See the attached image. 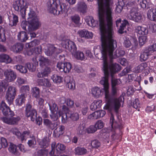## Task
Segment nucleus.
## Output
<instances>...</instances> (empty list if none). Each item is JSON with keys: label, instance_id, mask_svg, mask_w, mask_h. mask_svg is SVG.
<instances>
[{"label": "nucleus", "instance_id": "0e129e2a", "mask_svg": "<svg viewBox=\"0 0 156 156\" xmlns=\"http://www.w3.org/2000/svg\"><path fill=\"white\" fill-rule=\"evenodd\" d=\"M124 46L126 48H129L130 47L131 45V43L129 38L127 37H125L124 38Z\"/></svg>", "mask_w": 156, "mask_h": 156}, {"label": "nucleus", "instance_id": "dca6fc26", "mask_svg": "<svg viewBox=\"0 0 156 156\" xmlns=\"http://www.w3.org/2000/svg\"><path fill=\"white\" fill-rule=\"evenodd\" d=\"M64 82L66 83V86L70 89L74 90L76 88L75 81L73 78L69 76H66L64 79Z\"/></svg>", "mask_w": 156, "mask_h": 156}, {"label": "nucleus", "instance_id": "37998d69", "mask_svg": "<svg viewBox=\"0 0 156 156\" xmlns=\"http://www.w3.org/2000/svg\"><path fill=\"white\" fill-rule=\"evenodd\" d=\"M51 79L54 82L57 83H60L62 82L63 78L56 74L53 75L51 77Z\"/></svg>", "mask_w": 156, "mask_h": 156}, {"label": "nucleus", "instance_id": "473e14b6", "mask_svg": "<svg viewBox=\"0 0 156 156\" xmlns=\"http://www.w3.org/2000/svg\"><path fill=\"white\" fill-rule=\"evenodd\" d=\"M151 55V54L150 52L145 48L144 51L141 54L140 57V60L141 61H146L148 58L149 56Z\"/></svg>", "mask_w": 156, "mask_h": 156}, {"label": "nucleus", "instance_id": "a19ab883", "mask_svg": "<svg viewBox=\"0 0 156 156\" xmlns=\"http://www.w3.org/2000/svg\"><path fill=\"white\" fill-rule=\"evenodd\" d=\"M142 16L141 14L138 12L135 13L132 16V19H129L130 20H132L134 21L139 22H140L142 19Z\"/></svg>", "mask_w": 156, "mask_h": 156}, {"label": "nucleus", "instance_id": "4c0bfd02", "mask_svg": "<svg viewBox=\"0 0 156 156\" xmlns=\"http://www.w3.org/2000/svg\"><path fill=\"white\" fill-rule=\"evenodd\" d=\"M39 61L40 65L42 67L44 66H48L50 64L49 60L43 56L40 57Z\"/></svg>", "mask_w": 156, "mask_h": 156}, {"label": "nucleus", "instance_id": "2eb2a0df", "mask_svg": "<svg viewBox=\"0 0 156 156\" xmlns=\"http://www.w3.org/2000/svg\"><path fill=\"white\" fill-rule=\"evenodd\" d=\"M40 23L38 18L35 17L34 19H31L29 21L28 29L29 31H34L39 28Z\"/></svg>", "mask_w": 156, "mask_h": 156}, {"label": "nucleus", "instance_id": "58836bf2", "mask_svg": "<svg viewBox=\"0 0 156 156\" xmlns=\"http://www.w3.org/2000/svg\"><path fill=\"white\" fill-rule=\"evenodd\" d=\"M9 151L12 154H17L18 151L17 146L12 143H11L8 148Z\"/></svg>", "mask_w": 156, "mask_h": 156}, {"label": "nucleus", "instance_id": "412c9836", "mask_svg": "<svg viewBox=\"0 0 156 156\" xmlns=\"http://www.w3.org/2000/svg\"><path fill=\"white\" fill-rule=\"evenodd\" d=\"M27 96V94H21L20 95H19L18 97L15 101L16 105L21 106L23 104H24Z\"/></svg>", "mask_w": 156, "mask_h": 156}, {"label": "nucleus", "instance_id": "4d7b16f0", "mask_svg": "<svg viewBox=\"0 0 156 156\" xmlns=\"http://www.w3.org/2000/svg\"><path fill=\"white\" fill-rule=\"evenodd\" d=\"M1 143L0 144V149L2 148H5L8 146V143L5 138L2 137L1 139Z\"/></svg>", "mask_w": 156, "mask_h": 156}, {"label": "nucleus", "instance_id": "f8f14e48", "mask_svg": "<svg viewBox=\"0 0 156 156\" xmlns=\"http://www.w3.org/2000/svg\"><path fill=\"white\" fill-rule=\"evenodd\" d=\"M23 0H18L13 5V8L16 11H18L20 9V14L23 19H25L26 9L23 4Z\"/></svg>", "mask_w": 156, "mask_h": 156}, {"label": "nucleus", "instance_id": "680f3d73", "mask_svg": "<svg viewBox=\"0 0 156 156\" xmlns=\"http://www.w3.org/2000/svg\"><path fill=\"white\" fill-rule=\"evenodd\" d=\"M146 48L151 54L152 53L156 51V43Z\"/></svg>", "mask_w": 156, "mask_h": 156}, {"label": "nucleus", "instance_id": "bb28decb", "mask_svg": "<svg viewBox=\"0 0 156 156\" xmlns=\"http://www.w3.org/2000/svg\"><path fill=\"white\" fill-rule=\"evenodd\" d=\"M131 105L132 106L136 109H137L138 111H140V108H141L142 105L141 100L138 98H136L131 103Z\"/></svg>", "mask_w": 156, "mask_h": 156}, {"label": "nucleus", "instance_id": "e2e57ef3", "mask_svg": "<svg viewBox=\"0 0 156 156\" xmlns=\"http://www.w3.org/2000/svg\"><path fill=\"white\" fill-rule=\"evenodd\" d=\"M66 104L67 106L69 108H73L74 107V101L70 98H66Z\"/></svg>", "mask_w": 156, "mask_h": 156}, {"label": "nucleus", "instance_id": "c03bdc74", "mask_svg": "<svg viewBox=\"0 0 156 156\" xmlns=\"http://www.w3.org/2000/svg\"><path fill=\"white\" fill-rule=\"evenodd\" d=\"M49 105L51 112H54L58 111V107L54 101H52L51 103L49 104Z\"/></svg>", "mask_w": 156, "mask_h": 156}, {"label": "nucleus", "instance_id": "ea45409f", "mask_svg": "<svg viewBox=\"0 0 156 156\" xmlns=\"http://www.w3.org/2000/svg\"><path fill=\"white\" fill-rule=\"evenodd\" d=\"M31 91L33 97L36 98L39 97L40 92L38 87H33L31 89Z\"/></svg>", "mask_w": 156, "mask_h": 156}, {"label": "nucleus", "instance_id": "a18cd8bd", "mask_svg": "<svg viewBox=\"0 0 156 156\" xmlns=\"http://www.w3.org/2000/svg\"><path fill=\"white\" fill-rule=\"evenodd\" d=\"M59 117H62V123H65L67 121V113H63L61 110H59Z\"/></svg>", "mask_w": 156, "mask_h": 156}, {"label": "nucleus", "instance_id": "f257e3e1", "mask_svg": "<svg viewBox=\"0 0 156 156\" xmlns=\"http://www.w3.org/2000/svg\"><path fill=\"white\" fill-rule=\"evenodd\" d=\"M101 33V53L104 59L103 68H120V65L113 62V59L124 55V51L117 49V43L113 38L112 13L99 17Z\"/></svg>", "mask_w": 156, "mask_h": 156}, {"label": "nucleus", "instance_id": "5701e85b", "mask_svg": "<svg viewBox=\"0 0 156 156\" xmlns=\"http://www.w3.org/2000/svg\"><path fill=\"white\" fill-rule=\"evenodd\" d=\"M38 83L39 85L47 87H50L51 86V84L49 80L48 79L43 78L40 79L38 80Z\"/></svg>", "mask_w": 156, "mask_h": 156}, {"label": "nucleus", "instance_id": "423d86ee", "mask_svg": "<svg viewBox=\"0 0 156 156\" xmlns=\"http://www.w3.org/2000/svg\"><path fill=\"white\" fill-rule=\"evenodd\" d=\"M63 43V47L70 51L76 59L81 60L85 59V57L83 52L79 51H76L77 48L74 42L69 40H66Z\"/></svg>", "mask_w": 156, "mask_h": 156}, {"label": "nucleus", "instance_id": "2f4dec72", "mask_svg": "<svg viewBox=\"0 0 156 156\" xmlns=\"http://www.w3.org/2000/svg\"><path fill=\"white\" fill-rule=\"evenodd\" d=\"M11 61V58L7 55L2 54L0 55V62L6 63H9Z\"/></svg>", "mask_w": 156, "mask_h": 156}, {"label": "nucleus", "instance_id": "69168bd1", "mask_svg": "<svg viewBox=\"0 0 156 156\" xmlns=\"http://www.w3.org/2000/svg\"><path fill=\"white\" fill-rule=\"evenodd\" d=\"M147 41V37L145 36H141L139 37V43L140 45H143Z\"/></svg>", "mask_w": 156, "mask_h": 156}, {"label": "nucleus", "instance_id": "1a4fd4ad", "mask_svg": "<svg viewBox=\"0 0 156 156\" xmlns=\"http://www.w3.org/2000/svg\"><path fill=\"white\" fill-rule=\"evenodd\" d=\"M25 116L27 118H30L31 120L34 122L36 118V115L37 114L36 110L32 107V105L29 103H27L25 106Z\"/></svg>", "mask_w": 156, "mask_h": 156}, {"label": "nucleus", "instance_id": "338daca9", "mask_svg": "<svg viewBox=\"0 0 156 156\" xmlns=\"http://www.w3.org/2000/svg\"><path fill=\"white\" fill-rule=\"evenodd\" d=\"M96 128L98 129H100L104 126V123L101 120H98L94 125Z\"/></svg>", "mask_w": 156, "mask_h": 156}, {"label": "nucleus", "instance_id": "de8ad7c7", "mask_svg": "<svg viewBox=\"0 0 156 156\" xmlns=\"http://www.w3.org/2000/svg\"><path fill=\"white\" fill-rule=\"evenodd\" d=\"M16 82L19 85L26 84L27 83V81L26 78H22L20 77H17Z\"/></svg>", "mask_w": 156, "mask_h": 156}, {"label": "nucleus", "instance_id": "a211bd4d", "mask_svg": "<svg viewBox=\"0 0 156 156\" xmlns=\"http://www.w3.org/2000/svg\"><path fill=\"white\" fill-rule=\"evenodd\" d=\"M5 79L8 82L14 81L16 78V74L12 70H7L4 72Z\"/></svg>", "mask_w": 156, "mask_h": 156}, {"label": "nucleus", "instance_id": "6ab92c4d", "mask_svg": "<svg viewBox=\"0 0 156 156\" xmlns=\"http://www.w3.org/2000/svg\"><path fill=\"white\" fill-rule=\"evenodd\" d=\"M77 33L80 37H84L86 39L92 38L93 35L91 32L88 31L85 29L78 31Z\"/></svg>", "mask_w": 156, "mask_h": 156}, {"label": "nucleus", "instance_id": "603ef678", "mask_svg": "<svg viewBox=\"0 0 156 156\" xmlns=\"http://www.w3.org/2000/svg\"><path fill=\"white\" fill-rule=\"evenodd\" d=\"M155 9H151L148 10L147 12V16L148 18L151 20H154L153 17L154 15V12H155Z\"/></svg>", "mask_w": 156, "mask_h": 156}, {"label": "nucleus", "instance_id": "052dcab7", "mask_svg": "<svg viewBox=\"0 0 156 156\" xmlns=\"http://www.w3.org/2000/svg\"><path fill=\"white\" fill-rule=\"evenodd\" d=\"M30 90V87L29 85L23 86L20 89V92L21 94H27L26 93L28 92Z\"/></svg>", "mask_w": 156, "mask_h": 156}, {"label": "nucleus", "instance_id": "5fc2aeb1", "mask_svg": "<svg viewBox=\"0 0 156 156\" xmlns=\"http://www.w3.org/2000/svg\"><path fill=\"white\" fill-rule=\"evenodd\" d=\"M66 149L65 146L61 144H58L55 148L57 151H64Z\"/></svg>", "mask_w": 156, "mask_h": 156}, {"label": "nucleus", "instance_id": "f03ea898", "mask_svg": "<svg viewBox=\"0 0 156 156\" xmlns=\"http://www.w3.org/2000/svg\"><path fill=\"white\" fill-rule=\"evenodd\" d=\"M115 69H102L105 76L102 78L100 83L104 87L105 98L107 102L104 109L108 110L110 112L113 110L116 113H118L121 105L122 107L123 106L124 100V95L122 94L118 98H114L110 94L108 90L109 77H111V78L112 87H116L115 86L119 84L118 80L114 77V75L116 73Z\"/></svg>", "mask_w": 156, "mask_h": 156}, {"label": "nucleus", "instance_id": "c756f323", "mask_svg": "<svg viewBox=\"0 0 156 156\" xmlns=\"http://www.w3.org/2000/svg\"><path fill=\"white\" fill-rule=\"evenodd\" d=\"M23 45L21 43H17L13 45L12 48L13 51L16 53H19L23 49Z\"/></svg>", "mask_w": 156, "mask_h": 156}, {"label": "nucleus", "instance_id": "3c124183", "mask_svg": "<svg viewBox=\"0 0 156 156\" xmlns=\"http://www.w3.org/2000/svg\"><path fill=\"white\" fill-rule=\"evenodd\" d=\"M86 130L88 133H92L97 131V129L94 125H90L86 129Z\"/></svg>", "mask_w": 156, "mask_h": 156}, {"label": "nucleus", "instance_id": "72a5a7b5", "mask_svg": "<svg viewBox=\"0 0 156 156\" xmlns=\"http://www.w3.org/2000/svg\"><path fill=\"white\" fill-rule=\"evenodd\" d=\"M39 144L41 148H45L47 147L49 145L48 139L47 137L43 138L39 141Z\"/></svg>", "mask_w": 156, "mask_h": 156}, {"label": "nucleus", "instance_id": "79ce46f5", "mask_svg": "<svg viewBox=\"0 0 156 156\" xmlns=\"http://www.w3.org/2000/svg\"><path fill=\"white\" fill-rule=\"evenodd\" d=\"M128 24V21L126 20H124L120 26V28L118 30L119 33L120 34H123L124 32V30L126 26Z\"/></svg>", "mask_w": 156, "mask_h": 156}, {"label": "nucleus", "instance_id": "f704fd0d", "mask_svg": "<svg viewBox=\"0 0 156 156\" xmlns=\"http://www.w3.org/2000/svg\"><path fill=\"white\" fill-rule=\"evenodd\" d=\"M18 39L22 42H25L28 38L27 33L24 31H21L18 35Z\"/></svg>", "mask_w": 156, "mask_h": 156}, {"label": "nucleus", "instance_id": "49530a36", "mask_svg": "<svg viewBox=\"0 0 156 156\" xmlns=\"http://www.w3.org/2000/svg\"><path fill=\"white\" fill-rule=\"evenodd\" d=\"M51 114L50 116L51 119L53 121H55L57 120L59 117V111L55 112H51Z\"/></svg>", "mask_w": 156, "mask_h": 156}, {"label": "nucleus", "instance_id": "7c9ffc66", "mask_svg": "<svg viewBox=\"0 0 156 156\" xmlns=\"http://www.w3.org/2000/svg\"><path fill=\"white\" fill-rule=\"evenodd\" d=\"M77 8L79 11L84 13L87 10V5L84 2H80L77 3Z\"/></svg>", "mask_w": 156, "mask_h": 156}, {"label": "nucleus", "instance_id": "c85d7f7f", "mask_svg": "<svg viewBox=\"0 0 156 156\" xmlns=\"http://www.w3.org/2000/svg\"><path fill=\"white\" fill-rule=\"evenodd\" d=\"M75 151L76 155H83L87 154V150L83 147H77L75 148Z\"/></svg>", "mask_w": 156, "mask_h": 156}, {"label": "nucleus", "instance_id": "8fccbe9b", "mask_svg": "<svg viewBox=\"0 0 156 156\" xmlns=\"http://www.w3.org/2000/svg\"><path fill=\"white\" fill-rule=\"evenodd\" d=\"M70 18L73 22L76 24L79 23L80 21V17L78 15H75L71 16Z\"/></svg>", "mask_w": 156, "mask_h": 156}, {"label": "nucleus", "instance_id": "ddd939ff", "mask_svg": "<svg viewBox=\"0 0 156 156\" xmlns=\"http://www.w3.org/2000/svg\"><path fill=\"white\" fill-rule=\"evenodd\" d=\"M13 134L17 136L18 138L20 139L22 142L30 136V132L29 131H24L21 133L17 129L15 128L13 129Z\"/></svg>", "mask_w": 156, "mask_h": 156}, {"label": "nucleus", "instance_id": "9d476101", "mask_svg": "<svg viewBox=\"0 0 156 156\" xmlns=\"http://www.w3.org/2000/svg\"><path fill=\"white\" fill-rule=\"evenodd\" d=\"M110 123L111 126L110 134L111 135L112 138L113 139H115V136L116 134V130L117 129H120L122 128V127L121 125H119L115 121L114 116L112 113L111 114Z\"/></svg>", "mask_w": 156, "mask_h": 156}, {"label": "nucleus", "instance_id": "9b49d317", "mask_svg": "<svg viewBox=\"0 0 156 156\" xmlns=\"http://www.w3.org/2000/svg\"><path fill=\"white\" fill-rule=\"evenodd\" d=\"M23 0H18L13 5V8L16 11H18L20 9V14L23 19H25L26 9L23 4Z\"/></svg>", "mask_w": 156, "mask_h": 156}, {"label": "nucleus", "instance_id": "0eeeda50", "mask_svg": "<svg viewBox=\"0 0 156 156\" xmlns=\"http://www.w3.org/2000/svg\"><path fill=\"white\" fill-rule=\"evenodd\" d=\"M98 6L99 17L112 13L110 7L112 0H98Z\"/></svg>", "mask_w": 156, "mask_h": 156}, {"label": "nucleus", "instance_id": "864d4df0", "mask_svg": "<svg viewBox=\"0 0 156 156\" xmlns=\"http://www.w3.org/2000/svg\"><path fill=\"white\" fill-rule=\"evenodd\" d=\"M79 114L77 112L71 114L69 116L70 119L74 121H78L79 119Z\"/></svg>", "mask_w": 156, "mask_h": 156}, {"label": "nucleus", "instance_id": "20e7f679", "mask_svg": "<svg viewBox=\"0 0 156 156\" xmlns=\"http://www.w3.org/2000/svg\"><path fill=\"white\" fill-rule=\"evenodd\" d=\"M65 4L61 3L60 0H50L47 2V9L54 15L62 14L65 11Z\"/></svg>", "mask_w": 156, "mask_h": 156}, {"label": "nucleus", "instance_id": "7ed1b4c3", "mask_svg": "<svg viewBox=\"0 0 156 156\" xmlns=\"http://www.w3.org/2000/svg\"><path fill=\"white\" fill-rule=\"evenodd\" d=\"M0 106L1 110L3 114L6 116L9 117H2L1 118L2 120L4 122L8 124L11 125L17 124L20 120V118L19 116L16 117H13L14 115V112L11 110L10 108L7 105L4 101H2Z\"/></svg>", "mask_w": 156, "mask_h": 156}, {"label": "nucleus", "instance_id": "774afa93", "mask_svg": "<svg viewBox=\"0 0 156 156\" xmlns=\"http://www.w3.org/2000/svg\"><path fill=\"white\" fill-rule=\"evenodd\" d=\"M48 151L44 150H41L37 152V156H47Z\"/></svg>", "mask_w": 156, "mask_h": 156}, {"label": "nucleus", "instance_id": "b1692460", "mask_svg": "<svg viewBox=\"0 0 156 156\" xmlns=\"http://www.w3.org/2000/svg\"><path fill=\"white\" fill-rule=\"evenodd\" d=\"M101 100H95L90 105V109L92 111H94L97 108H100L102 105Z\"/></svg>", "mask_w": 156, "mask_h": 156}, {"label": "nucleus", "instance_id": "09e8293b", "mask_svg": "<svg viewBox=\"0 0 156 156\" xmlns=\"http://www.w3.org/2000/svg\"><path fill=\"white\" fill-rule=\"evenodd\" d=\"M92 148H97L101 145L100 142L97 140H94L91 141L90 143Z\"/></svg>", "mask_w": 156, "mask_h": 156}, {"label": "nucleus", "instance_id": "c9c22d12", "mask_svg": "<svg viewBox=\"0 0 156 156\" xmlns=\"http://www.w3.org/2000/svg\"><path fill=\"white\" fill-rule=\"evenodd\" d=\"M57 67L58 68H71L72 66L69 62H59L57 63Z\"/></svg>", "mask_w": 156, "mask_h": 156}, {"label": "nucleus", "instance_id": "a878e982", "mask_svg": "<svg viewBox=\"0 0 156 156\" xmlns=\"http://www.w3.org/2000/svg\"><path fill=\"white\" fill-rule=\"evenodd\" d=\"M85 21L89 26L92 27H95L98 25V21L94 20L92 16L88 17Z\"/></svg>", "mask_w": 156, "mask_h": 156}, {"label": "nucleus", "instance_id": "aec40b11", "mask_svg": "<svg viewBox=\"0 0 156 156\" xmlns=\"http://www.w3.org/2000/svg\"><path fill=\"white\" fill-rule=\"evenodd\" d=\"M105 92L104 89H101L98 87H95L91 89L92 94L95 98H98L102 95L103 92Z\"/></svg>", "mask_w": 156, "mask_h": 156}, {"label": "nucleus", "instance_id": "6e6d98bb", "mask_svg": "<svg viewBox=\"0 0 156 156\" xmlns=\"http://www.w3.org/2000/svg\"><path fill=\"white\" fill-rule=\"evenodd\" d=\"M39 44V41L38 40H34L28 43L27 44L28 47L30 48L31 47H35L36 45H38Z\"/></svg>", "mask_w": 156, "mask_h": 156}, {"label": "nucleus", "instance_id": "6e6552de", "mask_svg": "<svg viewBox=\"0 0 156 156\" xmlns=\"http://www.w3.org/2000/svg\"><path fill=\"white\" fill-rule=\"evenodd\" d=\"M16 91L17 89L15 87L12 86H9L6 91L5 98L9 105L13 103L16 94Z\"/></svg>", "mask_w": 156, "mask_h": 156}, {"label": "nucleus", "instance_id": "13d9d810", "mask_svg": "<svg viewBox=\"0 0 156 156\" xmlns=\"http://www.w3.org/2000/svg\"><path fill=\"white\" fill-rule=\"evenodd\" d=\"M137 9L136 8H132L130 11V13L128 15V18L132 19V16L134 14H135V13H137Z\"/></svg>", "mask_w": 156, "mask_h": 156}, {"label": "nucleus", "instance_id": "4be33fe9", "mask_svg": "<svg viewBox=\"0 0 156 156\" xmlns=\"http://www.w3.org/2000/svg\"><path fill=\"white\" fill-rule=\"evenodd\" d=\"M64 130L65 127L63 126H59L54 130L53 134L55 137H58L64 133Z\"/></svg>", "mask_w": 156, "mask_h": 156}, {"label": "nucleus", "instance_id": "cd10ccee", "mask_svg": "<svg viewBox=\"0 0 156 156\" xmlns=\"http://www.w3.org/2000/svg\"><path fill=\"white\" fill-rule=\"evenodd\" d=\"M51 69H41L40 72H39L37 74L39 78L47 76L51 72Z\"/></svg>", "mask_w": 156, "mask_h": 156}, {"label": "nucleus", "instance_id": "bf43d9fd", "mask_svg": "<svg viewBox=\"0 0 156 156\" xmlns=\"http://www.w3.org/2000/svg\"><path fill=\"white\" fill-rule=\"evenodd\" d=\"M95 112H96L95 114L97 119L103 117L106 113L103 110H98Z\"/></svg>", "mask_w": 156, "mask_h": 156}, {"label": "nucleus", "instance_id": "e433bc0d", "mask_svg": "<svg viewBox=\"0 0 156 156\" xmlns=\"http://www.w3.org/2000/svg\"><path fill=\"white\" fill-rule=\"evenodd\" d=\"M12 19H9V25L11 27L16 26L17 23L18 22V17L16 15L12 14Z\"/></svg>", "mask_w": 156, "mask_h": 156}, {"label": "nucleus", "instance_id": "393cba45", "mask_svg": "<svg viewBox=\"0 0 156 156\" xmlns=\"http://www.w3.org/2000/svg\"><path fill=\"white\" fill-rule=\"evenodd\" d=\"M135 31L140 35H142L147 34L148 33L147 29L140 26L136 27Z\"/></svg>", "mask_w": 156, "mask_h": 156}, {"label": "nucleus", "instance_id": "4468645a", "mask_svg": "<svg viewBox=\"0 0 156 156\" xmlns=\"http://www.w3.org/2000/svg\"><path fill=\"white\" fill-rule=\"evenodd\" d=\"M61 51L60 49L56 48L53 45H49L48 46L47 49H45V53L47 56H54Z\"/></svg>", "mask_w": 156, "mask_h": 156}, {"label": "nucleus", "instance_id": "39448f33", "mask_svg": "<svg viewBox=\"0 0 156 156\" xmlns=\"http://www.w3.org/2000/svg\"><path fill=\"white\" fill-rule=\"evenodd\" d=\"M41 52V48L39 47L36 48H33L28 50L27 51V54L29 56L33 55L35 57L32 58L33 63H25L23 66H16L17 68H22L24 67L25 68H36L38 66V62L36 60V55L39 54Z\"/></svg>", "mask_w": 156, "mask_h": 156}, {"label": "nucleus", "instance_id": "f3484780", "mask_svg": "<svg viewBox=\"0 0 156 156\" xmlns=\"http://www.w3.org/2000/svg\"><path fill=\"white\" fill-rule=\"evenodd\" d=\"M44 123L47 128L51 130L55 129L58 124L57 122H52L48 119H44Z\"/></svg>", "mask_w": 156, "mask_h": 156}]
</instances>
